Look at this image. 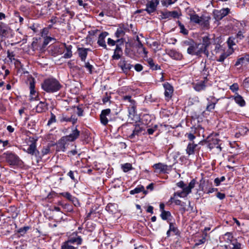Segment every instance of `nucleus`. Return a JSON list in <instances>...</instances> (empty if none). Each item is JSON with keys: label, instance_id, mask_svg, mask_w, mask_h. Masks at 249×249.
<instances>
[{"label": "nucleus", "instance_id": "nucleus-1", "mask_svg": "<svg viewBox=\"0 0 249 249\" xmlns=\"http://www.w3.org/2000/svg\"><path fill=\"white\" fill-rule=\"evenodd\" d=\"M41 87L47 92L53 93L58 91L62 87V85L56 79L50 78L43 81Z\"/></svg>", "mask_w": 249, "mask_h": 249}, {"label": "nucleus", "instance_id": "nucleus-2", "mask_svg": "<svg viewBox=\"0 0 249 249\" xmlns=\"http://www.w3.org/2000/svg\"><path fill=\"white\" fill-rule=\"evenodd\" d=\"M210 17L206 16L199 17L196 13L194 14L191 18L190 20L191 22L196 24H198L203 28L208 29L209 26V20Z\"/></svg>", "mask_w": 249, "mask_h": 249}, {"label": "nucleus", "instance_id": "nucleus-3", "mask_svg": "<svg viewBox=\"0 0 249 249\" xmlns=\"http://www.w3.org/2000/svg\"><path fill=\"white\" fill-rule=\"evenodd\" d=\"M72 132L70 135L62 137L60 140V144L63 146V151H65V145L68 142H73L75 141L80 135V131L76 127L72 128Z\"/></svg>", "mask_w": 249, "mask_h": 249}, {"label": "nucleus", "instance_id": "nucleus-4", "mask_svg": "<svg viewBox=\"0 0 249 249\" xmlns=\"http://www.w3.org/2000/svg\"><path fill=\"white\" fill-rule=\"evenodd\" d=\"M3 158L10 165L18 166L21 165L22 162L15 154L11 152H6L3 154Z\"/></svg>", "mask_w": 249, "mask_h": 249}, {"label": "nucleus", "instance_id": "nucleus-5", "mask_svg": "<svg viewBox=\"0 0 249 249\" xmlns=\"http://www.w3.org/2000/svg\"><path fill=\"white\" fill-rule=\"evenodd\" d=\"M230 9L229 8H222L220 10H214L213 12L214 18L219 21L228 15Z\"/></svg>", "mask_w": 249, "mask_h": 249}, {"label": "nucleus", "instance_id": "nucleus-6", "mask_svg": "<svg viewBox=\"0 0 249 249\" xmlns=\"http://www.w3.org/2000/svg\"><path fill=\"white\" fill-rule=\"evenodd\" d=\"M153 167L155 169L154 172L158 174L168 173V171L170 170V168L169 166L160 162L154 164Z\"/></svg>", "mask_w": 249, "mask_h": 249}, {"label": "nucleus", "instance_id": "nucleus-7", "mask_svg": "<svg viewBox=\"0 0 249 249\" xmlns=\"http://www.w3.org/2000/svg\"><path fill=\"white\" fill-rule=\"evenodd\" d=\"M159 4V0H151L148 1L146 4V8L144 10L149 14H151L156 11L157 7Z\"/></svg>", "mask_w": 249, "mask_h": 249}, {"label": "nucleus", "instance_id": "nucleus-8", "mask_svg": "<svg viewBox=\"0 0 249 249\" xmlns=\"http://www.w3.org/2000/svg\"><path fill=\"white\" fill-rule=\"evenodd\" d=\"M164 89V96L166 100L170 99L172 96L174 89L173 87L169 83L166 82L163 84Z\"/></svg>", "mask_w": 249, "mask_h": 249}, {"label": "nucleus", "instance_id": "nucleus-9", "mask_svg": "<svg viewBox=\"0 0 249 249\" xmlns=\"http://www.w3.org/2000/svg\"><path fill=\"white\" fill-rule=\"evenodd\" d=\"M23 150L31 155H35L36 157H37L39 155V151L36 149V142L31 143L27 149L23 148Z\"/></svg>", "mask_w": 249, "mask_h": 249}, {"label": "nucleus", "instance_id": "nucleus-10", "mask_svg": "<svg viewBox=\"0 0 249 249\" xmlns=\"http://www.w3.org/2000/svg\"><path fill=\"white\" fill-rule=\"evenodd\" d=\"M66 241L71 245L75 244L79 246L82 244V239L80 236H78L76 233H73L72 235Z\"/></svg>", "mask_w": 249, "mask_h": 249}, {"label": "nucleus", "instance_id": "nucleus-11", "mask_svg": "<svg viewBox=\"0 0 249 249\" xmlns=\"http://www.w3.org/2000/svg\"><path fill=\"white\" fill-rule=\"evenodd\" d=\"M233 237L231 232H227L219 238L221 242H225L227 243H231V245L232 246L233 243H235V242H237L236 240H233Z\"/></svg>", "mask_w": 249, "mask_h": 249}, {"label": "nucleus", "instance_id": "nucleus-12", "mask_svg": "<svg viewBox=\"0 0 249 249\" xmlns=\"http://www.w3.org/2000/svg\"><path fill=\"white\" fill-rule=\"evenodd\" d=\"M111 110L109 108L104 109L102 111L100 114V121L102 124L106 125L108 122L107 116H108L110 113Z\"/></svg>", "mask_w": 249, "mask_h": 249}, {"label": "nucleus", "instance_id": "nucleus-13", "mask_svg": "<svg viewBox=\"0 0 249 249\" xmlns=\"http://www.w3.org/2000/svg\"><path fill=\"white\" fill-rule=\"evenodd\" d=\"M108 35V33L107 32H102L100 34L98 41L97 44L101 47H102L104 49H107V45L105 42V38Z\"/></svg>", "mask_w": 249, "mask_h": 249}, {"label": "nucleus", "instance_id": "nucleus-14", "mask_svg": "<svg viewBox=\"0 0 249 249\" xmlns=\"http://www.w3.org/2000/svg\"><path fill=\"white\" fill-rule=\"evenodd\" d=\"M119 66L124 72H127L132 68V65L125 60H121L119 63Z\"/></svg>", "mask_w": 249, "mask_h": 249}, {"label": "nucleus", "instance_id": "nucleus-15", "mask_svg": "<svg viewBox=\"0 0 249 249\" xmlns=\"http://www.w3.org/2000/svg\"><path fill=\"white\" fill-rule=\"evenodd\" d=\"M88 51H90V49L85 48H79L78 49V53L82 61L85 62Z\"/></svg>", "mask_w": 249, "mask_h": 249}, {"label": "nucleus", "instance_id": "nucleus-16", "mask_svg": "<svg viewBox=\"0 0 249 249\" xmlns=\"http://www.w3.org/2000/svg\"><path fill=\"white\" fill-rule=\"evenodd\" d=\"M197 146L198 144L195 143L194 142H189L186 149V153L189 155L194 154Z\"/></svg>", "mask_w": 249, "mask_h": 249}, {"label": "nucleus", "instance_id": "nucleus-17", "mask_svg": "<svg viewBox=\"0 0 249 249\" xmlns=\"http://www.w3.org/2000/svg\"><path fill=\"white\" fill-rule=\"evenodd\" d=\"M9 27L5 23L0 22V37H5L8 34Z\"/></svg>", "mask_w": 249, "mask_h": 249}, {"label": "nucleus", "instance_id": "nucleus-18", "mask_svg": "<svg viewBox=\"0 0 249 249\" xmlns=\"http://www.w3.org/2000/svg\"><path fill=\"white\" fill-rule=\"evenodd\" d=\"M35 81L34 79H32L31 81L30 82V100H36V98L37 97V94H36V92L35 90Z\"/></svg>", "mask_w": 249, "mask_h": 249}, {"label": "nucleus", "instance_id": "nucleus-19", "mask_svg": "<svg viewBox=\"0 0 249 249\" xmlns=\"http://www.w3.org/2000/svg\"><path fill=\"white\" fill-rule=\"evenodd\" d=\"M126 30V27L124 25L120 26L115 33V36L117 38H123L125 35V31Z\"/></svg>", "mask_w": 249, "mask_h": 249}, {"label": "nucleus", "instance_id": "nucleus-20", "mask_svg": "<svg viewBox=\"0 0 249 249\" xmlns=\"http://www.w3.org/2000/svg\"><path fill=\"white\" fill-rule=\"evenodd\" d=\"M47 109V104L44 102H40L36 107V111L38 113L45 112Z\"/></svg>", "mask_w": 249, "mask_h": 249}, {"label": "nucleus", "instance_id": "nucleus-21", "mask_svg": "<svg viewBox=\"0 0 249 249\" xmlns=\"http://www.w3.org/2000/svg\"><path fill=\"white\" fill-rule=\"evenodd\" d=\"M49 51L52 55L54 56L61 53V51H60V48L57 46L55 45L50 47Z\"/></svg>", "mask_w": 249, "mask_h": 249}, {"label": "nucleus", "instance_id": "nucleus-22", "mask_svg": "<svg viewBox=\"0 0 249 249\" xmlns=\"http://www.w3.org/2000/svg\"><path fill=\"white\" fill-rule=\"evenodd\" d=\"M199 44H197L195 42L193 43V45L190 46L187 48V53L191 55H196V49L198 48Z\"/></svg>", "mask_w": 249, "mask_h": 249}, {"label": "nucleus", "instance_id": "nucleus-23", "mask_svg": "<svg viewBox=\"0 0 249 249\" xmlns=\"http://www.w3.org/2000/svg\"><path fill=\"white\" fill-rule=\"evenodd\" d=\"M234 101L240 107H244L246 105V102L243 97L239 94H237L234 98Z\"/></svg>", "mask_w": 249, "mask_h": 249}, {"label": "nucleus", "instance_id": "nucleus-24", "mask_svg": "<svg viewBox=\"0 0 249 249\" xmlns=\"http://www.w3.org/2000/svg\"><path fill=\"white\" fill-rule=\"evenodd\" d=\"M141 192H143V194H146L147 193V191L144 190V187L142 185H140L138 186L134 189L131 190L130 194L131 195H134L136 194H138Z\"/></svg>", "mask_w": 249, "mask_h": 249}, {"label": "nucleus", "instance_id": "nucleus-25", "mask_svg": "<svg viewBox=\"0 0 249 249\" xmlns=\"http://www.w3.org/2000/svg\"><path fill=\"white\" fill-rule=\"evenodd\" d=\"M220 141L217 139H213L212 142L209 144V147L210 149L214 148V147L221 150V148L219 144Z\"/></svg>", "mask_w": 249, "mask_h": 249}, {"label": "nucleus", "instance_id": "nucleus-26", "mask_svg": "<svg viewBox=\"0 0 249 249\" xmlns=\"http://www.w3.org/2000/svg\"><path fill=\"white\" fill-rule=\"evenodd\" d=\"M199 190L203 191L204 193H206L208 194H210V193H212L215 191H217V188H214L210 187H204L201 185V184H200V185L199 186Z\"/></svg>", "mask_w": 249, "mask_h": 249}, {"label": "nucleus", "instance_id": "nucleus-27", "mask_svg": "<svg viewBox=\"0 0 249 249\" xmlns=\"http://www.w3.org/2000/svg\"><path fill=\"white\" fill-rule=\"evenodd\" d=\"M142 129L140 126H136L133 130L132 133L129 135L128 137L130 139H134L136 136H138L139 134L142 132Z\"/></svg>", "mask_w": 249, "mask_h": 249}, {"label": "nucleus", "instance_id": "nucleus-28", "mask_svg": "<svg viewBox=\"0 0 249 249\" xmlns=\"http://www.w3.org/2000/svg\"><path fill=\"white\" fill-rule=\"evenodd\" d=\"M58 204L61 206L63 208L68 212H71L73 211L72 206L68 203H63L61 202H59Z\"/></svg>", "mask_w": 249, "mask_h": 249}, {"label": "nucleus", "instance_id": "nucleus-29", "mask_svg": "<svg viewBox=\"0 0 249 249\" xmlns=\"http://www.w3.org/2000/svg\"><path fill=\"white\" fill-rule=\"evenodd\" d=\"M71 48V46H66V52L64 54V58H70L72 56Z\"/></svg>", "mask_w": 249, "mask_h": 249}, {"label": "nucleus", "instance_id": "nucleus-30", "mask_svg": "<svg viewBox=\"0 0 249 249\" xmlns=\"http://www.w3.org/2000/svg\"><path fill=\"white\" fill-rule=\"evenodd\" d=\"M123 99L125 101H128L130 103L132 108L134 110L136 107L135 101L131 99V97L129 95L124 96L123 97Z\"/></svg>", "mask_w": 249, "mask_h": 249}, {"label": "nucleus", "instance_id": "nucleus-31", "mask_svg": "<svg viewBox=\"0 0 249 249\" xmlns=\"http://www.w3.org/2000/svg\"><path fill=\"white\" fill-rule=\"evenodd\" d=\"M210 44V39L208 36H204L202 37V45L201 47L207 48Z\"/></svg>", "mask_w": 249, "mask_h": 249}, {"label": "nucleus", "instance_id": "nucleus-32", "mask_svg": "<svg viewBox=\"0 0 249 249\" xmlns=\"http://www.w3.org/2000/svg\"><path fill=\"white\" fill-rule=\"evenodd\" d=\"M160 216L163 220H168V218L171 217V213L169 211H163L161 212Z\"/></svg>", "mask_w": 249, "mask_h": 249}, {"label": "nucleus", "instance_id": "nucleus-33", "mask_svg": "<svg viewBox=\"0 0 249 249\" xmlns=\"http://www.w3.org/2000/svg\"><path fill=\"white\" fill-rule=\"evenodd\" d=\"M61 249H77V248L74 247L71 244L65 241L62 244Z\"/></svg>", "mask_w": 249, "mask_h": 249}, {"label": "nucleus", "instance_id": "nucleus-34", "mask_svg": "<svg viewBox=\"0 0 249 249\" xmlns=\"http://www.w3.org/2000/svg\"><path fill=\"white\" fill-rule=\"evenodd\" d=\"M201 75L203 76V78L205 80H207V77L209 75V69L206 67L205 64L204 65V69L201 71Z\"/></svg>", "mask_w": 249, "mask_h": 249}, {"label": "nucleus", "instance_id": "nucleus-35", "mask_svg": "<svg viewBox=\"0 0 249 249\" xmlns=\"http://www.w3.org/2000/svg\"><path fill=\"white\" fill-rule=\"evenodd\" d=\"M169 229L171 231H173L176 235H178L179 234V231L178 229L175 226V224L173 223H169Z\"/></svg>", "mask_w": 249, "mask_h": 249}, {"label": "nucleus", "instance_id": "nucleus-36", "mask_svg": "<svg viewBox=\"0 0 249 249\" xmlns=\"http://www.w3.org/2000/svg\"><path fill=\"white\" fill-rule=\"evenodd\" d=\"M246 62V59H245V55L244 57H241L238 58L235 63V66L238 67L240 66H242Z\"/></svg>", "mask_w": 249, "mask_h": 249}, {"label": "nucleus", "instance_id": "nucleus-37", "mask_svg": "<svg viewBox=\"0 0 249 249\" xmlns=\"http://www.w3.org/2000/svg\"><path fill=\"white\" fill-rule=\"evenodd\" d=\"M195 41L193 39H188L183 41L182 42V46L184 47H189L190 46L193 45Z\"/></svg>", "mask_w": 249, "mask_h": 249}, {"label": "nucleus", "instance_id": "nucleus-38", "mask_svg": "<svg viewBox=\"0 0 249 249\" xmlns=\"http://www.w3.org/2000/svg\"><path fill=\"white\" fill-rule=\"evenodd\" d=\"M136 47L139 50L140 53L143 52V53L147 55L148 52L146 51L145 48L143 47L142 42L138 43V44L136 45Z\"/></svg>", "mask_w": 249, "mask_h": 249}, {"label": "nucleus", "instance_id": "nucleus-39", "mask_svg": "<svg viewBox=\"0 0 249 249\" xmlns=\"http://www.w3.org/2000/svg\"><path fill=\"white\" fill-rule=\"evenodd\" d=\"M174 203L177 205H179V206L182 207L181 209L183 212H185L186 211H187L185 207V203L182 202L181 200H180L179 199L174 200Z\"/></svg>", "mask_w": 249, "mask_h": 249}, {"label": "nucleus", "instance_id": "nucleus-40", "mask_svg": "<svg viewBox=\"0 0 249 249\" xmlns=\"http://www.w3.org/2000/svg\"><path fill=\"white\" fill-rule=\"evenodd\" d=\"M207 100L208 101V104L206 107V110L208 111H211L213 110L215 107L214 103H213L211 101H210V99L207 98Z\"/></svg>", "mask_w": 249, "mask_h": 249}, {"label": "nucleus", "instance_id": "nucleus-41", "mask_svg": "<svg viewBox=\"0 0 249 249\" xmlns=\"http://www.w3.org/2000/svg\"><path fill=\"white\" fill-rule=\"evenodd\" d=\"M122 169L124 172H127L132 169V165L129 163H126L122 165Z\"/></svg>", "mask_w": 249, "mask_h": 249}, {"label": "nucleus", "instance_id": "nucleus-42", "mask_svg": "<svg viewBox=\"0 0 249 249\" xmlns=\"http://www.w3.org/2000/svg\"><path fill=\"white\" fill-rule=\"evenodd\" d=\"M229 55L230 53H223L220 55L219 57L217 59V61L218 62H222Z\"/></svg>", "mask_w": 249, "mask_h": 249}, {"label": "nucleus", "instance_id": "nucleus-43", "mask_svg": "<svg viewBox=\"0 0 249 249\" xmlns=\"http://www.w3.org/2000/svg\"><path fill=\"white\" fill-rule=\"evenodd\" d=\"M203 53L205 54H206L207 56H208L209 52L208 51L207 49V48L205 47H201L200 48L199 50H197L196 52V55H200L202 53Z\"/></svg>", "mask_w": 249, "mask_h": 249}, {"label": "nucleus", "instance_id": "nucleus-44", "mask_svg": "<svg viewBox=\"0 0 249 249\" xmlns=\"http://www.w3.org/2000/svg\"><path fill=\"white\" fill-rule=\"evenodd\" d=\"M177 0H163L161 2L163 6L167 7L168 6L174 3Z\"/></svg>", "mask_w": 249, "mask_h": 249}, {"label": "nucleus", "instance_id": "nucleus-45", "mask_svg": "<svg viewBox=\"0 0 249 249\" xmlns=\"http://www.w3.org/2000/svg\"><path fill=\"white\" fill-rule=\"evenodd\" d=\"M178 23L180 28V32L185 35H188V31L185 29L184 26L179 21H178Z\"/></svg>", "mask_w": 249, "mask_h": 249}, {"label": "nucleus", "instance_id": "nucleus-46", "mask_svg": "<svg viewBox=\"0 0 249 249\" xmlns=\"http://www.w3.org/2000/svg\"><path fill=\"white\" fill-rule=\"evenodd\" d=\"M169 55L171 57H174V59H178L181 58L180 54L175 51H171L169 53Z\"/></svg>", "mask_w": 249, "mask_h": 249}, {"label": "nucleus", "instance_id": "nucleus-47", "mask_svg": "<svg viewBox=\"0 0 249 249\" xmlns=\"http://www.w3.org/2000/svg\"><path fill=\"white\" fill-rule=\"evenodd\" d=\"M56 122V117L55 115L52 112L51 113V117L50 119L48 121L47 125L50 126L53 123H55Z\"/></svg>", "mask_w": 249, "mask_h": 249}, {"label": "nucleus", "instance_id": "nucleus-48", "mask_svg": "<svg viewBox=\"0 0 249 249\" xmlns=\"http://www.w3.org/2000/svg\"><path fill=\"white\" fill-rule=\"evenodd\" d=\"M174 197L178 196L180 197H185L187 196L185 192L182 190L181 191H177L174 194Z\"/></svg>", "mask_w": 249, "mask_h": 249}, {"label": "nucleus", "instance_id": "nucleus-49", "mask_svg": "<svg viewBox=\"0 0 249 249\" xmlns=\"http://www.w3.org/2000/svg\"><path fill=\"white\" fill-rule=\"evenodd\" d=\"M60 195L65 198H66L67 199H68L69 201H71L73 196H72L70 193L69 192H63L60 194Z\"/></svg>", "mask_w": 249, "mask_h": 249}, {"label": "nucleus", "instance_id": "nucleus-50", "mask_svg": "<svg viewBox=\"0 0 249 249\" xmlns=\"http://www.w3.org/2000/svg\"><path fill=\"white\" fill-rule=\"evenodd\" d=\"M245 33V31L244 29L243 30H240L238 31L237 34H236V38L238 39L241 40L244 38V36L243 35V34Z\"/></svg>", "mask_w": 249, "mask_h": 249}, {"label": "nucleus", "instance_id": "nucleus-51", "mask_svg": "<svg viewBox=\"0 0 249 249\" xmlns=\"http://www.w3.org/2000/svg\"><path fill=\"white\" fill-rule=\"evenodd\" d=\"M58 119L61 123L64 122H70L69 118L67 117L65 114H62L60 116H59Z\"/></svg>", "mask_w": 249, "mask_h": 249}, {"label": "nucleus", "instance_id": "nucleus-52", "mask_svg": "<svg viewBox=\"0 0 249 249\" xmlns=\"http://www.w3.org/2000/svg\"><path fill=\"white\" fill-rule=\"evenodd\" d=\"M122 54V53L114 50L112 58L114 60H118L121 58Z\"/></svg>", "mask_w": 249, "mask_h": 249}, {"label": "nucleus", "instance_id": "nucleus-53", "mask_svg": "<svg viewBox=\"0 0 249 249\" xmlns=\"http://www.w3.org/2000/svg\"><path fill=\"white\" fill-rule=\"evenodd\" d=\"M115 204L109 203L106 207V209L107 211L110 212L111 213H114V210L113 208H115Z\"/></svg>", "mask_w": 249, "mask_h": 249}, {"label": "nucleus", "instance_id": "nucleus-54", "mask_svg": "<svg viewBox=\"0 0 249 249\" xmlns=\"http://www.w3.org/2000/svg\"><path fill=\"white\" fill-rule=\"evenodd\" d=\"M160 17L161 19H166L170 18V12H161Z\"/></svg>", "mask_w": 249, "mask_h": 249}, {"label": "nucleus", "instance_id": "nucleus-55", "mask_svg": "<svg viewBox=\"0 0 249 249\" xmlns=\"http://www.w3.org/2000/svg\"><path fill=\"white\" fill-rule=\"evenodd\" d=\"M205 86L203 84H197L194 87L196 91H200L204 89Z\"/></svg>", "mask_w": 249, "mask_h": 249}, {"label": "nucleus", "instance_id": "nucleus-56", "mask_svg": "<svg viewBox=\"0 0 249 249\" xmlns=\"http://www.w3.org/2000/svg\"><path fill=\"white\" fill-rule=\"evenodd\" d=\"M29 229V227H24L19 229L18 231V233H19L21 235L24 234Z\"/></svg>", "mask_w": 249, "mask_h": 249}, {"label": "nucleus", "instance_id": "nucleus-57", "mask_svg": "<svg viewBox=\"0 0 249 249\" xmlns=\"http://www.w3.org/2000/svg\"><path fill=\"white\" fill-rule=\"evenodd\" d=\"M85 67L87 69L90 73H92V69H93L92 65H90L89 62H85Z\"/></svg>", "mask_w": 249, "mask_h": 249}, {"label": "nucleus", "instance_id": "nucleus-58", "mask_svg": "<svg viewBox=\"0 0 249 249\" xmlns=\"http://www.w3.org/2000/svg\"><path fill=\"white\" fill-rule=\"evenodd\" d=\"M230 248L231 249H241V244L238 242H235L233 243L232 247H230Z\"/></svg>", "mask_w": 249, "mask_h": 249}, {"label": "nucleus", "instance_id": "nucleus-59", "mask_svg": "<svg viewBox=\"0 0 249 249\" xmlns=\"http://www.w3.org/2000/svg\"><path fill=\"white\" fill-rule=\"evenodd\" d=\"M71 201L73 204V205L75 206H80V203L76 197L73 196Z\"/></svg>", "mask_w": 249, "mask_h": 249}, {"label": "nucleus", "instance_id": "nucleus-60", "mask_svg": "<svg viewBox=\"0 0 249 249\" xmlns=\"http://www.w3.org/2000/svg\"><path fill=\"white\" fill-rule=\"evenodd\" d=\"M190 142H194V140L196 138V136L192 133H186L185 135Z\"/></svg>", "mask_w": 249, "mask_h": 249}, {"label": "nucleus", "instance_id": "nucleus-61", "mask_svg": "<svg viewBox=\"0 0 249 249\" xmlns=\"http://www.w3.org/2000/svg\"><path fill=\"white\" fill-rule=\"evenodd\" d=\"M206 241V238L205 237H203L202 239L198 240L195 243V246H198L201 244H204Z\"/></svg>", "mask_w": 249, "mask_h": 249}, {"label": "nucleus", "instance_id": "nucleus-62", "mask_svg": "<svg viewBox=\"0 0 249 249\" xmlns=\"http://www.w3.org/2000/svg\"><path fill=\"white\" fill-rule=\"evenodd\" d=\"M179 15L178 12L176 11H173L170 12V18H178Z\"/></svg>", "mask_w": 249, "mask_h": 249}, {"label": "nucleus", "instance_id": "nucleus-63", "mask_svg": "<svg viewBox=\"0 0 249 249\" xmlns=\"http://www.w3.org/2000/svg\"><path fill=\"white\" fill-rule=\"evenodd\" d=\"M230 89L233 92L236 91L239 89L238 85L237 83H234L230 86Z\"/></svg>", "mask_w": 249, "mask_h": 249}, {"label": "nucleus", "instance_id": "nucleus-64", "mask_svg": "<svg viewBox=\"0 0 249 249\" xmlns=\"http://www.w3.org/2000/svg\"><path fill=\"white\" fill-rule=\"evenodd\" d=\"M134 69L137 71L140 72L142 70L143 67L141 64H136L134 66Z\"/></svg>", "mask_w": 249, "mask_h": 249}]
</instances>
